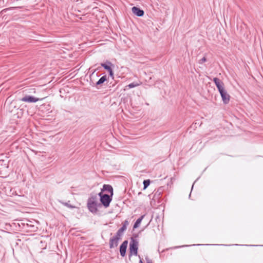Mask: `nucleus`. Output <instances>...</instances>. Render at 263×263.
<instances>
[{"label":"nucleus","instance_id":"f257e3e1","mask_svg":"<svg viewBox=\"0 0 263 263\" xmlns=\"http://www.w3.org/2000/svg\"><path fill=\"white\" fill-rule=\"evenodd\" d=\"M137 236V235H135L134 237L131 238V241L129 243V257L133 255L135 256L138 255V241L135 238Z\"/></svg>","mask_w":263,"mask_h":263},{"label":"nucleus","instance_id":"f03ea898","mask_svg":"<svg viewBox=\"0 0 263 263\" xmlns=\"http://www.w3.org/2000/svg\"><path fill=\"white\" fill-rule=\"evenodd\" d=\"M98 196L100 197L101 205H103L105 208L108 207L112 200V196L103 194L102 192L98 194Z\"/></svg>","mask_w":263,"mask_h":263},{"label":"nucleus","instance_id":"7ed1b4c3","mask_svg":"<svg viewBox=\"0 0 263 263\" xmlns=\"http://www.w3.org/2000/svg\"><path fill=\"white\" fill-rule=\"evenodd\" d=\"M102 67H103L105 70H107L109 72V76L114 79V72L111 67H114V65L109 61H106L104 63H102L101 64Z\"/></svg>","mask_w":263,"mask_h":263},{"label":"nucleus","instance_id":"20e7f679","mask_svg":"<svg viewBox=\"0 0 263 263\" xmlns=\"http://www.w3.org/2000/svg\"><path fill=\"white\" fill-rule=\"evenodd\" d=\"M87 206L90 212L96 214L98 212V208L101 207V204L87 202Z\"/></svg>","mask_w":263,"mask_h":263},{"label":"nucleus","instance_id":"39448f33","mask_svg":"<svg viewBox=\"0 0 263 263\" xmlns=\"http://www.w3.org/2000/svg\"><path fill=\"white\" fill-rule=\"evenodd\" d=\"M219 93L220 94L223 103L225 104H228L230 101V96L228 93L226 89L220 92Z\"/></svg>","mask_w":263,"mask_h":263},{"label":"nucleus","instance_id":"423d86ee","mask_svg":"<svg viewBox=\"0 0 263 263\" xmlns=\"http://www.w3.org/2000/svg\"><path fill=\"white\" fill-rule=\"evenodd\" d=\"M120 239L119 238L115 235L114 237H111L109 242V248L112 249L117 247L118 245V241Z\"/></svg>","mask_w":263,"mask_h":263},{"label":"nucleus","instance_id":"0eeeda50","mask_svg":"<svg viewBox=\"0 0 263 263\" xmlns=\"http://www.w3.org/2000/svg\"><path fill=\"white\" fill-rule=\"evenodd\" d=\"M127 244L128 241L125 240L120 247V253L122 257H124L125 256Z\"/></svg>","mask_w":263,"mask_h":263},{"label":"nucleus","instance_id":"6e6552de","mask_svg":"<svg viewBox=\"0 0 263 263\" xmlns=\"http://www.w3.org/2000/svg\"><path fill=\"white\" fill-rule=\"evenodd\" d=\"M132 12L134 14L138 16H142L144 14L143 10L135 6L132 8Z\"/></svg>","mask_w":263,"mask_h":263},{"label":"nucleus","instance_id":"1a4fd4ad","mask_svg":"<svg viewBox=\"0 0 263 263\" xmlns=\"http://www.w3.org/2000/svg\"><path fill=\"white\" fill-rule=\"evenodd\" d=\"M107 191L110 193V195H113V188L111 185L109 184H104L102 189H101V192Z\"/></svg>","mask_w":263,"mask_h":263},{"label":"nucleus","instance_id":"9d476101","mask_svg":"<svg viewBox=\"0 0 263 263\" xmlns=\"http://www.w3.org/2000/svg\"><path fill=\"white\" fill-rule=\"evenodd\" d=\"M98 194H91L90 197L88 199L87 202L99 203L98 202Z\"/></svg>","mask_w":263,"mask_h":263},{"label":"nucleus","instance_id":"9b49d317","mask_svg":"<svg viewBox=\"0 0 263 263\" xmlns=\"http://www.w3.org/2000/svg\"><path fill=\"white\" fill-rule=\"evenodd\" d=\"M126 230V227L125 226H122L117 232L115 236L121 239V237L122 236L123 232Z\"/></svg>","mask_w":263,"mask_h":263},{"label":"nucleus","instance_id":"f8f14e48","mask_svg":"<svg viewBox=\"0 0 263 263\" xmlns=\"http://www.w3.org/2000/svg\"><path fill=\"white\" fill-rule=\"evenodd\" d=\"M21 101H22L23 102L32 103L33 102V96L26 95L25 96L23 97L22 99H21Z\"/></svg>","mask_w":263,"mask_h":263},{"label":"nucleus","instance_id":"ddd939ff","mask_svg":"<svg viewBox=\"0 0 263 263\" xmlns=\"http://www.w3.org/2000/svg\"><path fill=\"white\" fill-rule=\"evenodd\" d=\"M145 216V215H142L141 216H140L137 220L135 222V223H134V227H133V228L134 229H136L138 227H139V225L140 224L142 219H143V218Z\"/></svg>","mask_w":263,"mask_h":263},{"label":"nucleus","instance_id":"4468645a","mask_svg":"<svg viewBox=\"0 0 263 263\" xmlns=\"http://www.w3.org/2000/svg\"><path fill=\"white\" fill-rule=\"evenodd\" d=\"M107 80V76H104L102 77L96 83V86H99L102 84L104 82H105Z\"/></svg>","mask_w":263,"mask_h":263},{"label":"nucleus","instance_id":"2eb2a0df","mask_svg":"<svg viewBox=\"0 0 263 263\" xmlns=\"http://www.w3.org/2000/svg\"><path fill=\"white\" fill-rule=\"evenodd\" d=\"M216 86L219 92L225 89L224 87V84L223 82H221L220 84H219Z\"/></svg>","mask_w":263,"mask_h":263},{"label":"nucleus","instance_id":"dca6fc26","mask_svg":"<svg viewBox=\"0 0 263 263\" xmlns=\"http://www.w3.org/2000/svg\"><path fill=\"white\" fill-rule=\"evenodd\" d=\"M216 86L219 92L225 89L224 87V84L223 82H221L220 84H219Z\"/></svg>","mask_w":263,"mask_h":263},{"label":"nucleus","instance_id":"f3484780","mask_svg":"<svg viewBox=\"0 0 263 263\" xmlns=\"http://www.w3.org/2000/svg\"><path fill=\"white\" fill-rule=\"evenodd\" d=\"M140 85V84L136 83V82H133L132 83L128 85H127L126 87H128V88H132L137 86H138Z\"/></svg>","mask_w":263,"mask_h":263},{"label":"nucleus","instance_id":"a211bd4d","mask_svg":"<svg viewBox=\"0 0 263 263\" xmlns=\"http://www.w3.org/2000/svg\"><path fill=\"white\" fill-rule=\"evenodd\" d=\"M150 184V180L149 179L144 180L143 181L144 189L147 188Z\"/></svg>","mask_w":263,"mask_h":263},{"label":"nucleus","instance_id":"6ab92c4d","mask_svg":"<svg viewBox=\"0 0 263 263\" xmlns=\"http://www.w3.org/2000/svg\"><path fill=\"white\" fill-rule=\"evenodd\" d=\"M62 203L65 206L68 207V208H69L70 209H74L76 207L73 205H71L70 204H69L68 202H62Z\"/></svg>","mask_w":263,"mask_h":263},{"label":"nucleus","instance_id":"aec40b11","mask_svg":"<svg viewBox=\"0 0 263 263\" xmlns=\"http://www.w3.org/2000/svg\"><path fill=\"white\" fill-rule=\"evenodd\" d=\"M213 82H214L215 84L216 85L220 84V83L222 82L220 79H219L218 78H214L213 79Z\"/></svg>","mask_w":263,"mask_h":263},{"label":"nucleus","instance_id":"412c9836","mask_svg":"<svg viewBox=\"0 0 263 263\" xmlns=\"http://www.w3.org/2000/svg\"><path fill=\"white\" fill-rule=\"evenodd\" d=\"M206 59L205 57H204L203 58H202L201 59H200L198 63L199 64H203L204 62H206Z\"/></svg>","mask_w":263,"mask_h":263},{"label":"nucleus","instance_id":"4be33fe9","mask_svg":"<svg viewBox=\"0 0 263 263\" xmlns=\"http://www.w3.org/2000/svg\"><path fill=\"white\" fill-rule=\"evenodd\" d=\"M129 224L128 223V221L126 220L124 221L123 223V226H125V227H126V229H127V226Z\"/></svg>","mask_w":263,"mask_h":263},{"label":"nucleus","instance_id":"5701e85b","mask_svg":"<svg viewBox=\"0 0 263 263\" xmlns=\"http://www.w3.org/2000/svg\"><path fill=\"white\" fill-rule=\"evenodd\" d=\"M45 97H44V98H41V99H40V100H42L43 99H45ZM39 100H40V99H39V98H36V97H34V102H36V101H39Z\"/></svg>","mask_w":263,"mask_h":263},{"label":"nucleus","instance_id":"b1692460","mask_svg":"<svg viewBox=\"0 0 263 263\" xmlns=\"http://www.w3.org/2000/svg\"><path fill=\"white\" fill-rule=\"evenodd\" d=\"M145 259L146 260V263H153L152 260H150L148 257H146Z\"/></svg>","mask_w":263,"mask_h":263},{"label":"nucleus","instance_id":"393cba45","mask_svg":"<svg viewBox=\"0 0 263 263\" xmlns=\"http://www.w3.org/2000/svg\"><path fill=\"white\" fill-rule=\"evenodd\" d=\"M138 257L140 258L139 263H143L142 260V259L141 258V257L140 256V255H139Z\"/></svg>","mask_w":263,"mask_h":263},{"label":"nucleus","instance_id":"a878e982","mask_svg":"<svg viewBox=\"0 0 263 263\" xmlns=\"http://www.w3.org/2000/svg\"><path fill=\"white\" fill-rule=\"evenodd\" d=\"M4 4V0H0V5Z\"/></svg>","mask_w":263,"mask_h":263},{"label":"nucleus","instance_id":"bb28decb","mask_svg":"<svg viewBox=\"0 0 263 263\" xmlns=\"http://www.w3.org/2000/svg\"><path fill=\"white\" fill-rule=\"evenodd\" d=\"M34 222H35V223H36L37 224H39V221H38L35 220L34 219Z\"/></svg>","mask_w":263,"mask_h":263},{"label":"nucleus","instance_id":"cd10ccee","mask_svg":"<svg viewBox=\"0 0 263 263\" xmlns=\"http://www.w3.org/2000/svg\"><path fill=\"white\" fill-rule=\"evenodd\" d=\"M35 240H36V241H39V240H40V239H37V238H35Z\"/></svg>","mask_w":263,"mask_h":263},{"label":"nucleus","instance_id":"c85d7f7f","mask_svg":"<svg viewBox=\"0 0 263 263\" xmlns=\"http://www.w3.org/2000/svg\"><path fill=\"white\" fill-rule=\"evenodd\" d=\"M40 241L41 243H43V240H41Z\"/></svg>","mask_w":263,"mask_h":263},{"label":"nucleus","instance_id":"c756f323","mask_svg":"<svg viewBox=\"0 0 263 263\" xmlns=\"http://www.w3.org/2000/svg\"><path fill=\"white\" fill-rule=\"evenodd\" d=\"M36 231L37 230L34 229L33 232H35V231Z\"/></svg>","mask_w":263,"mask_h":263},{"label":"nucleus","instance_id":"7c9ffc66","mask_svg":"<svg viewBox=\"0 0 263 263\" xmlns=\"http://www.w3.org/2000/svg\"><path fill=\"white\" fill-rule=\"evenodd\" d=\"M35 134V133L34 132V135ZM33 138L35 139V137H33Z\"/></svg>","mask_w":263,"mask_h":263}]
</instances>
